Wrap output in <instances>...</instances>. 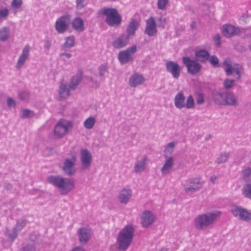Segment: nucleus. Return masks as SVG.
<instances>
[{"mask_svg": "<svg viewBox=\"0 0 251 251\" xmlns=\"http://www.w3.org/2000/svg\"><path fill=\"white\" fill-rule=\"evenodd\" d=\"M46 180L57 188L60 194L63 196L68 195L75 187V182L73 179L59 175L49 176Z\"/></svg>", "mask_w": 251, "mask_h": 251, "instance_id": "nucleus-1", "label": "nucleus"}, {"mask_svg": "<svg viewBox=\"0 0 251 251\" xmlns=\"http://www.w3.org/2000/svg\"><path fill=\"white\" fill-rule=\"evenodd\" d=\"M134 229L131 224L126 225L118 233L117 237V249L120 251H126L131 244Z\"/></svg>", "mask_w": 251, "mask_h": 251, "instance_id": "nucleus-2", "label": "nucleus"}, {"mask_svg": "<svg viewBox=\"0 0 251 251\" xmlns=\"http://www.w3.org/2000/svg\"><path fill=\"white\" fill-rule=\"evenodd\" d=\"M220 214L221 212L217 211L199 215L194 220L195 227L198 230H203L210 227Z\"/></svg>", "mask_w": 251, "mask_h": 251, "instance_id": "nucleus-3", "label": "nucleus"}, {"mask_svg": "<svg viewBox=\"0 0 251 251\" xmlns=\"http://www.w3.org/2000/svg\"><path fill=\"white\" fill-rule=\"evenodd\" d=\"M100 13L106 16L105 22L110 26H118L122 23V17L114 8L103 7Z\"/></svg>", "mask_w": 251, "mask_h": 251, "instance_id": "nucleus-4", "label": "nucleus"}, {"mask_svg": "<svg viewBox=\"0 0 251 251\" xmlns=\"http://www.w3.org/2000/svg\"><path fill=\"white\" fill-rule=\"evenodd\" d=\"M73 127V123L70 121L62 119L58 121L54 127V136L60 139L68 135Z\"/></svg>", "mask_w": 251, "mask_h": 251, "instance_id": "nucleus-5", "label": "nucleus"}, {"mask_svg": "<svg viewBox=\"0 0 251 251\" xmlns=\"http://www.w3.org/2000/svg\"><path fill=\"white\" fill-rule=\"evenodd\" d=\"M203 184L204 181L200 177H192L185 180L182 185L185 192L190 195L199 191Z\"/></svg>", "mask_w": 251, "mask_h": 251, "instance_id": "nucleus-6", "label": "nucleus"}, {"mask_svg": "<svg viewBox=\"0 0 251 251\" xmlns=\"http://www.w3.org/2000/svg\"><path fill=\"white\" fill-rule=\"evenodd\" d=\"M230 212L238 220L249 223L251 221V212L248 209L236 204L230 206Z\"/></svg>", "mask_w": 251, "mask_h": 251, "instance_id": "nucleus-7", "label": "nucleus"}, {"mask_svg": "<svg viewBox=\"0 0 251 251\" xmlns=\"http://www.w3.org/2000/svg\"><path fill=\"white\" fill-rule=\"evenodd\" d=\"M71 24V16L67 14L57 19L55 24V28L58 33H63L68 30Z\"/></svg>", "mask_w": 251, "mask_h": 251, "instance_id": "nucleus-8", "label": "nucleus"}, {"mask_svg": "<svg viewBox=\"0 0 251 251\" xmlns=\"http://www.w3.org/2000/svg\"><path fill=\"white\" fill-rule=\"evenodd\" d=\"M137 51L135 45L127 48L126 50L121 51L118 54V59L122 64H125L133 60L132 55Z\"/></svg>", "mask_w": 251, "mask_h": 251, "instance_id": "nucleus-9", "label": "nucleus"}, {"mask_svg": "<svg viewBox=\"0 0 251 251\" xmlns=\"http://www.w3.org/2000/svg\"><path fill=\"white\" fill-rule=\"evenodd\" d=\"M182 61L187 67V72L192 75L198 74L201 69V65L197 61L191 59L189 57H183Z\"/></svg>", "mask_w": 251, "mask_h": 251, "instance_id": "nucleus-10", "label": "nucleus"}, {"mask_svg": "<svg viewBox=\"0 0 251 251\" xmlns=\"http://www.w3.org/2000/svg\"><path fill=\"white\" fill-rule=\"evenodd\" d=\"M76 158L75 156L71 158H66L62 167L63 172L67 176H73L75 175L76 170L75 167Z\"/></svg>", "mask_w": 251, "mask_h": 251, "instance_id": "nucleus-11", "label": "nucleus"}, {"mask_svg": "<svg viewBox=\"0 0 251 251\" xmlns=\"http://www.w3.org/2000/svg\"><path fill=\"white\" fill-rule=\"evenodd\" d=\"M77 233L80 243L81 244H86L91 238V228L88 226L81 227L78 229Z\"/></svg>", "mask_w": 251, "mask_h": 251, "instance_id": "nucleus-12", "label": "nucleus"}, {"mask_svg": "<svg viewBox=\"0 0 251 251\" xmlns=\"http://www.w3.org/2000/svg\"><path fill=\"white\" fill-rule=\"evenodd\" d=\"M80 162L83 169L89 167L92 161V156L91 152L87 149H82L80 153Z\"/></svg>", "mask_w": 251, "mask_h": 251, "instance_id": "nucleus-13", "label": "nucleus"}, {"mask_svg": "<svg viewBox=\"0 0 251 251\" xmlns=\"http://www.w3.org/2000/svg\"><path fill=\"white\" fill-rule=\"evenodd\" d=\"M166 70L171 74L175 79H178L180 76V67L179 64L172 61H169L166 63Z\"/></svg>", "mask_w": 251, "mask_h": 251, "instance_id": "nucleus-14", "label": "nucleus"}, {"mask_svg": "<svg viewBox=\"0 0 251 251\" xmlns=\"http://www.w3.org/2000/svg\"><path fill=\"white\" fill-rule=\"evenodd\" d=\"M156 26L157 25L154 18L152 16L150 17L146 21L145 33L150 37L156 35L157 32Z\"/></svg>", "mask_w": 251, "mask_h": 251, "instance_id": "nucleus-15", "label": "nucleus"}, {"mask_svg": "<svg viewBox=\"0 0 251 251\" xmlns=\"http://www.w3.org/2000/svg\"><path fill=\"white\" fill-rule=\"evenodd\" d=\"M155 220V216L149 210L144 211L141 216V224L142 226L148 228L152 225Z\"/></svg>", "mask_w": 251, "mask_h": 251, "instance_id": "nucleus-16", "label": "nucleus"}, {"mask_svg": "<svg viewBox=\"0 0 251 251\" xmlns=\"http://www.w3.org/2000/svg\"><path fill=\"white\" fill-rule=\"evenodd\" d=\"M129 39L126 33H122L112 42V45L115 49H122L127 45Z\"/></svg>", "mask_w": 251, "mask_h": 251, "instance_id": "nucleus-17", "label": "nucleus"}, {"mask_svg": "<svg viewBox=\"0 0 251 251\" xmlns=\"http://www.w3.org/2000/svg\"><path fill=\"white\" fill-rule=\"evenodd\" d=\"M240 29L230 25H225L223 26L222 32L224 36L229 38L238 34L240 32Z\"/></svg>", "mask_w": 251, "mask_h": 251, "instance_id": "nucleus-18", "label": "nucleus"}, {"mask_svg": "<svg viewBox=\"0 0 251 251\" xmlns=\"http://www.w3.org/2000/svg\"><path fill=\"white\" fill-rule=\"evenodd\" d=\"M148 161V158L146 156H143L139 160H138L134 166V172L136 174H141L146 169Z\"/></svg>", "mask_w": 251, "mask_h": 251, "instance_id": "nucleus-19", "label": "nucleus"}, {"mask_svg": "<svg viewBox=\"0 0 251 251\" xmlns=\"http://www.w3.org/2000/svg\"><path fill=\"white\" fill-rule=\"evenodd\" d=\"M132 196V190L129 188L122 189L118 196V199L121 203L127 204Z\"/></svg>", "mask_w": 251, "mask_h": 251, "instance_id": "nucleus-20", "label": "nucleus"}, {"mask_svg": "<svg viewBox=\"0 0 251 251\" xmlns=\"http://www.w3.org/2000/svg\"><path fill=\"white\" fill-rule=\"evenodd\" d=\"M139 26V23L138 21L136 19H132L126 28V35L129 39L135 35Z\"/></svg>", "mask_w": 251, "mask_h": 251, "instance_id": "nucleus-21", "label": "nucleus"}, {"mask_svg": "<svg viewBox=\"0 0 251 251\" xmlns=\"http://www.w3.org/2000/svg\"><path fill=\"white\" fill-rule=\"evenodd\" d=\"M145 81L143 76L139 74H133L129 79V85L131 87H135L142 84Z\"/></svg>", "mask_w": 251, "mask_h": 251, "instance_id": "nucleus-22", "label": "nucleus"}, {"mask_svg": "<svg viewBox=\"0 0 251 251\" xmlns=\"http://www.w3.org/2000/svg\"><path fill=\"white\" fill-rule=\"evenodd\" d=\"M239 102L237 97L232 92H226L225 105L237 106Z\"/></svg>", "mask_w": 251, "mask_h": 251, "instance_id": "nucleus-23", "label": "nucleus"}, {"mask_svg": "<svg viewBox=\"0 0 251 251\" xmlns=\"http://www.w3.org/2000/svg\"><path fill=\"white\" fill-rule=\"evenodd\" d=\"M30 47L29 45H26L23 49L22 53L20 56L16 67L17 69H20L22 66L24 65L25 60L28 57L29 54Z\"/></svg>", "mask_w": 251, "mask_h": 251, "instance_id": "nucleus-24", "label": "nucleus"}, {"mask_svg": "<svg viewBox=\"0 0 251 251\" xmlns=\"http://www.w3.org/2000/svg\"><path fill=\"white\" fill-rule=\"evenodd\" d=\"M226 92H219L213 91L212 92V98L214 102L217 105H225Z\"/></svg>", "mask_w": 251, "mask_h": 251, "instance_id": "nucleus-25", "label": "nucleus"}, {"mask_svg": "<svg viewBox=\"0 0 251 251\" xmlns=\"http://www.w3.org/2000/svg\"><path fill=\"white\" fill-rule=\"evenodd\" d=\"M82 79V72L79 70L77 74L71 79L69 84V88L72 90H75Z\"/></svg>", "mask_w": 251, "mask_h": 251, "instance_id": "nucleus-26", "label": "nucleus"}, {"mask_svg": "<svg viewBox=\"0 0 251 251\" xmlns=\"http://www.w3.org/2000/svg\"><path fill=\"white\" fill-rule=\"evenodd\" d=\"M174 164V159L173 157H169L165 162L161 169V172L163 175L169 174L172 171Z\"/></svg>", "mask_w": 251, "mask_h": 251, "instance_id": "nucleus-27", "label": "nucleus"}, {"mask_svg": "<svg viewBox=\"0 0 251 251\" xmlns=\"http://www.w3.org/2000/svg\"><path fill=\"white\" fill-rule=\"evenodd\" d=\"M185 98L183 94L180 92L175 97L174 103L175 106L178 109H181L185 107Z\"/></svg>", "mask_w": 251, "mask_h": 251, "instance_id": "nucleus-28", "label": "nucleus"}, {"mask_svg": "<svg viewBox=\"0 0 251 251\" xmlns=\"http://www.w3.org/2000/svg\"><path fill=\"white\" fill-rule=\"evenodd\" d=\"M195 57L198 61L205 62L208 60L210 54L205 50H200L195 52Z\"/></svg>", "mask_w": 251, "mask_h": 251, "instance_id": "nucleus-29", "label": "nucleus"}, {"mask_svg": "<svg viewBox=\"0 0 251 251\" xmlns=\"http://www.w3.org/2000/svg\"><path fill=\"white\" fill-rule=\"evenodd\" d=\"M73 28L78 31H83L84 30V24L83 20L79 17L75 18L72 22Z\"/></svg>", "mask_w": 251, "mask_h": 251, "instance_id": "nucleus-30", "label": "nucleus"}, {"mask_svg": "<svg viewBox=\"0 0 251 251\" xmlns=\"http://www.w3.org/2000/svg\"><path fill=\"white\" fill-rule=\"evenodd\" d=\"M75 45V38L71 35L65 38V42L61 47V50L67 51V50L73 48Z\"/></svg>", "mask_w": 251, "mask_h": 251, "instance_id": "nucleus-31", "label": "nucleus"}, {"mask_svg": "<svg viewBox=\"0 0 251 251\" xmlns=\"http://www.w3.org/2000/svg\"><path fill=\"white\" fill-rule=\"evenodd\" d=\"M10 29L8 26H4L0 29V41L5 42L10 37Z\"/></svg>", "mask_w": 251, "mask_h": 251, "instance_id": "nucleus-32", "label": "nucleus"}, {"mask_svg": "<svg viewBox=\"0 0 251 251\" xmlns=\"http://www.w3.org/2000/svg\"><path fill=\"white\" fill-rule=\"evenodd\" d=\"M69 87H67V85L64 83H61L59 90V94L62 98H65L70 95Z\"/></svg>", "mask_w": 251, "mask_h": 251, "instance_id": "nucleus-33", "label": "nucleus"}, {"mask_svg": "<svg viewBox=\"0 0 251 251\" xmlns=\"http://www.w3.org/2000/svg\"><path fill=\"white\" fill-rule=\"evenodd\" d=\"M175 144L174 142H172L169 143L166 147L164 151V156L166 158H168L169 157H171L175 148Z\"/></svg>", "mask_w": 251, "mask_h": 251, "instance_id": "nucleus-34", "label": "nucleus"}, {"mask_svg": "<svg viewBox=\"0 0 251 251\" xmlns=\"http://www.w3.org/2000/svg\"><path fill=\"white\" fill-rule=\"evenodd\" d=\"M5 235L10 241H14L17 237L18 233L13 228L12 230L8 229L7 227L5 228Z\"/></svg>", "mask_w": 251, "mask_h": 251, "instance_id": "nucleus-35", "label": "nucleus"}, {"mask_svg": "<svg viewBox=\"0 0 251 251\" xmlns=\"http://www.w3.org/2000/svg\"><path fill=\"white\" fill-rule=\"evenodd\" d=\"M95 123V119L93 117H90L86 119L84 122V126L88 129H90L92 128Z\"/></svg>", "mask_w": 251, "mask_h": 251, "instance_id": "nucleus-36", "label": "nucleus"}, {"mask_svg": "<svg viewBox=\"0 0 251 251\" xmlns=\"http://www.w3.org/2000/svg\"><path fill=\"white\" fill-rule=\"evenodd\" d=\"M20 251H36V248L34 243L24 244Z\"/></svg>", "mask_w": 251, "mask_h": 251, "instance_id": "nucleus-37", "label": "nucleus"}, {"mask_svg": "<svg viewBox=\"0 0 251 251\" xmlns=\"http://www.w3.org/2000/svg\"><path fill=\"white\" fill-rule=\"evenodd\" d=\"M223 65L226 67L225 68V71L226 75L229 76L232 74V65L227 60H225L223 63Z\"/></svg>", "mask_w": 251, "mask_h": 251, "instance_id": "nucleus-38", "label": "nucleus"}, {"mask_svg": "<svg viewBox=\"0 0 251 251\" xmlns=\"http://www.w3.org/2000/svg\"><path fill=\"white\" fill-rule=\"evenodd\" d=\"M229 153L226 152L221 153L220 155L217 159V163L218 164L224 163L227 160L229 157Z\"/></svg>", "mask_w": 251, "mask_h": 251, "instance_id": "nucleus-39", "label": "nucleus"}, {"mask_svg": "<svg viewBox=\"0 0 251 251\" xmlns=\"http://www.w3.org/2000/svg\"><path fill=\"white\" fill-rule=\"evenodd\" d=\"M195 106V103L193 97L189 95L187 100L185 106L188 109L194 108Z\"/></svg>", "mask_w": 251, "mask_h": 251, "instance_id": "nucleus-40", "label": "nucleus"}, {"mask_svg": "<svg viewBox=\"0 0 251 251\" xmlns=\"http://www.w3.org/2000/svg\"><path fill=\"white\" fill-rule=\"evenodd\" d=\"M76 8L77 10H82L85 8L88 4L87 0H76Z\"/></svg>", "mask_w": 251, "mask_h": 251, "instance_id": "nucleus-41", "label": "nucleus"}, {"mask_svg": "<svg viewBox=\"0 0 251 251\" xmlns=\"http://www.w3.org/2000/svg\"><path fill=\"white\" fill-rule=\"evenodd\" d=\"M108 65L107 64L104 63L101 65L99 68V75L100 76H103L105 75V73L108 72Z\"/></svg>", "mask_w": 251, "mask_h": 251, "instance_id": "nucleus-42", "label": "nucleus"}, {"mask_svg": "<svg viewBox=\"0 0 251 251\" xmlns=\"http://www.w3.org/2000/svg\"><path fill=\"white\" fill-rule=\"evenodd\" d=\"M25 222L24 220H21L17 222L16 226L13 228L17 233L21 231L25 226Z\"/></svg>", "mask_w": 251, "mask_h": 251, "instance_id": "nucleus-43", "label": "nucleus"}, {"mask_svg": "<svg viewBox=\"0 0 251 251\" xmlns=\"http://www.w3.org/2000/svg\"><path fill=\"white\" fill-rule=\"evenodd\" d=\"M209 62L214 67L219 66V61L218 57L215 55H212L208 58Z\"/></svg>", "mask_w": 251, "mask_h": 251, "instance_id": "nucleus-44", "label": "nucleus"}, {"mask_svg": "<svg viewBox=\"0 0 251 251\" xmlns=\"http://www.w3.org/2000/svg\"><path fill=\"white\" fill-rule=\"evenodd\" d=\"M234 82L235 80L234 79H226L224 82V87L226 89H229L232 88L234 86Z\"/></svg>", "mask_w": 251, "mask_h": 251, "instance_id": "nucleus-45", "label": "nucleus"}, {"mask_svg": "<svg viewBox=\"0 0 251 251\" xmlns=\"http://www.w3.org/2000/svg\"><path fill=\"white\" fill-rule=\"evenodd\" d=\"M9 11L7 8L0 10V24L1 23V20L2 19H6L8 16Z\"/></svg>", "mask_w": 251, "mask_h": 251, "instance_id": "nucleus-46", "label": "nucleus"}, {"mask_svg": "<svg viewBox=\"0 0 251 251\" xmlns=\"http://www.w3.org/2000/svg\"><path fill=\"white\" fill-rule=\"evenodd\" d=\"M169 0H158L157 3L158 9L164 10Z\"/></svg>", "mask_w": 251, "mask_h": 251, "instance_id": "nucleus-47", "label": "nucleus"}, {"mask_svg": "<svg viewBox=\"0 0 251 251\" xmlns=\"http://www.w3.org/2000/svg\"><path fill=\"white\" fill-rule=\"evenodd\" d=\"M22 0H13L11 2V7L14 9L20 8L22 5Z\"/></svg>", "mask_w": 251, "mask_h": 251, "instance_id": "nucleus-48", "label": "nucleus"}, {"mask_svg": "<svg viewBox=\"0 0 251 251\" xmlns=\"http://www.w3.org/2000/svg\"><path fill=\"white\" fill-rule=\"evenodd\" d=\"M242 176L244 179H248L251 176V168H248L242 172Z\"/></svg>", "mask_w": 251, "mask_h": 251, "instance_id": "nucleus-49", "label": "nucleus"}, {"mask_svg": "<svg viewBox=\"0 0 251 251\" xmlns=\"http://www.w3.org/2000/svg\"><path fill=\"white\" fill-rule=\"evenodd\" d=\"M29 97V94L26 91H24L19 94V98L21 100H26Z\"/></svg>", "mask_w": 251, "mask_h": 251, "instance_id": "nucleus-50", "label": "nucleus"}, {"mask_svg": "<svg viewBox=\"0 0 251 251\" xmlns=\"http://www.w3.org/2000/svg\"><path fill=\"white\" fill-rule=\"evenodd\" d=\"M7 104L9 108H14L16 106V102L11 97H8L7 99Z\"/></svg>", "mask_w": 251, "mask_h": 251, "instance_id": "nucleus-51", "label": "nucleus"}, {"mask_svg": "<svg viewBox=\"0 0 251 251\" xmlns=\"http://www.w3.org/2000/svg\"><path fill=\"white\" fill-rule=\"evenodd\" d=\"M196 102L198 105L202 104L204 102V98L201 93H199L197 94Z\"/></svg>", "mask_w": 251, "mask_h": 251, "instance_id": "nucleus-52", "label": "nucleus"}, {"mask_svg": "<svg viewBox=\"0 0 251 251\" xmlns=\"http://www.w3.org/2000/svg\"><path fill=\"white\" fill-rule=\"evenodd\" d=\"M32 112L29 109H25L23 110L22 114L21 116V117L22 118H27L29 117L30 113Z\"/></svg>", "mask_w": 251, "mask_h": 251, "instance_id": "nucleus-53", "label": "nucleus"}, {"mask_svg": "<svg viewBox=\"0 0 251 251\" xmlns=\"http://www.w3.org/2000/svg\"><path fill=\"white\" fill-rule=\"evenodd\" d=\"M245 196L246 198L251 199V185H249L245 190Z\"/></svg>", "mask_w": 251, "mask_h": 251, "instance_id": "nucleus-54", "label": "nucleus"}, {"mask_svg": "<svg viewBox=\"0 0 251 251\" xmlns=\"http://www.w3.org/2000/svg\"><path fill=\"white\" fill-rule=\"evenodd\" d=\"M221 37L219 34H217L214 37V41L215 42V45L216 47H220L221 45Z\"/></svg>", "mask_w": 251, "mask_h": 251, "instance_id": "nucleus-55", "label": "nucleus"}, {"mask_svg": "<svg viewBox=\"0 0 251 251\" xmlns=\"http://www.w3.org/2000/svg\"><path fill=\"white\" fill-rule=\"evenodd\" d=\"M45 49L48 50H50L51 46V41L49 39H47L44 44Z\"/></svg>", "mask_w": 251, "mask_h": 251, "instance_id": "nucleus-56", "label": "nucleus"}, {"mask_svg": "<svg viewBox=\"0 0 251 251\" xmlns=\"http://www.w3.org/2000/svg\"><path fill=\"white\" fill-rule=\"evenodd\" d=\"M157 20V21H159L160 22V24H158V26H162L163 28H164L165 23H166L165 19H163L162 17H160Z\"/></svg>", "mask_w": 251, "mask_h": 251, "instance_id": "nucleus-57", "label": "nucleus"}, {"mask_svg": "<svg viewBox=\"0 0 251 251\" xmlns=\"http://www.w3.org/2000/svg\"><path fill=\"white\" fill-rule=\"evenodd\" d=\"M242 70H239V71H236V74L237 75V76H236V79L237 80H240L241 77V71Z\"/></svg>", "mask_w": 251, "mask_h": 251, "instance_id": "nucleus-58", "label": "nucleus"}, {"mask_svg": "<svg viewBox=\"0 0 251 251\" xmlns=\"http://www.w3.org/2000/svg\"><path fill=\"white\" fill-rule=\"evenodd\" d=\"M71 251H85V250L83 248L77 246L74 248Z\"/></svg>", "mask_w": 251, "mask_h": 251, "instance_id": "nucleus-59", "label": "nucleus"}, {"mask_svg": "<svg viewBox=\"0 0 251 251\" xmlns=\"http://www.w3.org/2000/svg\"><path fill=\"white\" fill-rule=\"evenodd\" d=\"M60 55V56H65L67 58H70L72 56V55L71 54L65 52L61 53Z\"/></svg>", "mask_w": 251, "mask_h": 251, "instance_id": "nucleus-60", "label": "nucleus"}, {"mask_svg": "<svg viewBox=\"0 0 251 251\" xmlns=\"http://www.w3.org/2000/svg\"><path fill=\"white\" fill-rule=\"evenodd\" d=\"M239 70H243L242 67H239L233 68L232 67V73L233 72L236 73V71H239Z\"/></svg>", "mask_w": 251, "mask_h": 251, "instance_id": "nucleus-61", "label": "nucleus"}, {"mask_svg": "<svg viewBox=\"0 0 251 251\" xmlns=\"http://www.w3.org/2000/svg\"><path fill=\"white\" fill-rule=\"evenodd\" d=\"M217 179V177L216 176H213L210 177V181L212 183H215V180Z\"/></svg>", "mask_w": 251, "mask_h": 251, "instance_id": "nucleus-62", "label": "nucleus"}, {"mask_svg": "<svg viewBox=\"0 0 251 251\" xmlns=\"http://www.w3.org/2000/svg\"><path fill=\"white\" fill-rule=\"evenodd\" d=\"M190 26H191V27L192 28H194L196 27V22H192V23L191 24Z\"/></svg>", "mask_w": 251, "mask_h": 251, "instance_id": "nucleus-63", "label": "nucleus"}, {"mask_svg": "<svg viewBox=\"0 0 251 251\" xmlns=\"http://www.w3.org/2000/svg\"><path fill=\"white\" fill-rule=\"evenodd\" d=\"M159 251H167V250L166 249L163 248L161 249Z\"/></svg>", "mask_w": 251, "mask_h": 251, "instance_id": "nucleus-64", "label": "nucleus"}]
</instances>
